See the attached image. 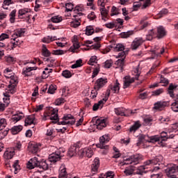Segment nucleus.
Returning <instances> with one entry per match:
<instances>
[{
  "instance_id": "obj_25",
  "label": "nucleus",
  "mask_w": 178,
  "mask_h": 178,
  "mask_svg": "<svg viewBox=\"0 0 178 178\" xmlns=\"http://www.w3.org/2000/svg\"><path fill=\"white\" fill-rule=\"evenodd\" d=\"M30 9L29 8H22L18 10V17L19 19H23L24 16H26L27 13H29Z\"/></svg>"
},
{
  "instance_id": "obj_44",
  "label": "nucleus",
  "mask_w": 178,
  "mask_h": 178,
  "mask_svg": "<svg viewBox=\"0 0 178 178\" xmlns=\"http://www.w3.org/2000/svg\"><path fill=\"white\" fill-rule=\"evenodd\" d=\"M62 120L65 122H72V120H75L74 117L72 114H65L63 115Z\"/></svg>"
},
{
  "instance_id": "obj_13",
  "label": "nucleus",
  "mask_w": 178,
  "mask_h": 178,
  "mask_svg": "<svg viewBox=\"0 0 178 178\" xmlns=\"http://www.w3.org/2000/svg\"><path fill=\"white\" fill-rule=\"evenodd\" d=\"M80 147L76 145L74 146H72L68 151L69 156H74L76 155H80Z\"/></svg>"
},
{
  "instance_id": "obj_16",
  "label": "nucleus",
  "mask_w": 178,
  "mask_h": 178,
  "mask_svg": "<svg viewBox=\"0 0 178 178\" xmlns=\"http://www.w3.org/2000/svg\"><path fill=\"white\" fill-rule=\"evenodd\" d=\"M159 137L161 138L160 145H161V147H165L164 141H166L168 138H173L175 136L173 135L168 136V134L166 132L162 131Z\"/></svg>"
},
{
  "instance_id": "obj_42",
  "label": "nucleus",
  "mask_w": 178,
  "mask_h": 178,
  "mask_svg": "<svg viewBox=\"0 0 178 178\" xmlns=\"http://www.w3.org/2000/svg\"><path fill=\"white\" fill-rule=\"evenodd\" d=\"M95 30H94V27L92 26H88L86 29V35H92Z\"/></svg>"
},
{
  "instance_id": "obj_40",
  "label": "nucleus",
  "mask_w": 178,
  "mask_h": 178,
  "mask_svg": "<svg viewBox=\"0 0 178 178\" xmlns=\"http://www.w3.org/2000/svg\"><path fill=\"white\" fill-rule=\"evenodd\" d=\"M114 51H115V52H124V45L122 43L117 44L114 47Z\"/></svg>"
},
{
  "instance_id": "obj_30",
  "label": "nucleus",
  "mask_w": 178,
  "mask_h": 178,
  "mask_svg": "<svg viewBox=\"0 0 178 178\" xmlns=\"http://www.w3.org/2000/svg\"><path fill=\"white\" fill-rule=\"evenodd\" d=\"M152 160V165H161L163 161V156L161 155L156 156Z\"/></svg>"
},
{
  "instance_id": "obj_20",
  "label": "nucleus",
  "mask_w": 178,
  "mask_h": 178,
  "mask_svg": "<svg viewBox=\"0 0 178 178\" xmlns=\"http://www.w3.org/2000/svg\"><path fill=\"white\" fill-rule=\"evenodd\" d=\"M67 172L66 171V165L62 164L59 168L58 171V178H67Z\"/></svg>"
},
{
  "instance_id": "obj_3",
  "label": "nucleus",
  "mask_w": 178,
  "mask_h": 178,
  "mask_svg": "<svg viewBox=\"0 0 178 178\" xmlns=\"http://www.w3.org/2000/svg\"><path fill=\"white\" fill-rule=\"evenodd\" d=\"M134 72L136 73L135 78H132L131 79H127V76L125 77V80L124 81L123 88H127L131 83H134V80H138V77H140V65L137 66L136 68L134 69Z\"/></svg>"
},
{
  "instance_id": "obj_61",
  "label": "nucleus",
  "mask_w": 178,
  "mask_h": 178,
  "mask_svg": "<svg viewBox=\"0 0 178 178\" xmlns=\"http://www.w3.org/2000/svg\"><path fill=\"white\" fill-rule=\"evenodd\" d=\"M10 84H16L17 85V83H19V81L17 80V78L15 76H10Z\"/></svg>"
},
{
  "instance_id": "obj_4",
  "label": "nucleus",
  "mask_w": 178,
  "mask_h": 178,
  "mask_svg": "<svg viewBox=\"0 0 178 178\" xmlns=\"http://www.w3.org/2000/svg\"><path fill=\"white\" fill-rule=\"evenodd\" d=\"M63 156V153L60 152V150L52 153L49 156V161L53 163L60 161V159Z\"/></svg>"
},
{
  "instance_id": "obj_45",
  "label": "nucleus",
  "mask_w": 178,
  "mask_h": 178,
  "mask_svg": "<svg viewBox=\"0 0 178 178\" xmlns=\"http://www.w3.org/2000/svg\"><path fill=\"white\" fill-rule=\"evenodd\" d=\"M83 60L79 59L77 60L74 64H73L71 67L72 69H77V67H81L83 66Z\"/></svg>"
},
{
  "instance_id": "obj_32",
  "label": "nucleus",
  "mask_w": 178,
  "mask_h": 178,
  "mask_svg": "<svg viewBox=\"0 0 178 178\" xmlns=\"http://www.w3.org/2000/svg\"><path fill=\"white\" fill-rule=\"evenodd\" d=\"M81 10H83V8H81V7L76 6L74 10V13L75 15H73V17H80L81 16H83Z\"/></svg>"
},
{
  "instance_id": "obj_50",
  "label": "nucleus",
  "mask_w": 178,
  "mask_h": 178,
  "mask_svg": "<svg viewBox=\"0 0 178 178\" xmlns=\"http://www.w3.org/2000/svg\"><path fill=\"white\" fill-rule=\"evenodd\" d=\"M16 84L15 83H11L10 85H8V91L10 92V94H15V88H16Z\"/></svg>"
},
{
  "instance_id": "obj_48",
  "label": "nucleus",
  "mask_w": 178,
  "mask_h": 178,
  "mask_svg": "<svg viewBox=\"0 0 178 178\" xmlns=\"http://www.w3.org/2000/svg\"><path fill=\"white\" fill-rule=\"evenodd\" d=\"M62 20H63L62 19V17H60L58 15L54 16V17H51V22L53 23H60V22H62Z\"/></svg>"
},
{
  "instance_id": "obj_55",
  "label": "nucleus",
  "mask_w": 178,
  "mask_h": 178,
  "mask_svg": "<svg viewBox=\"0 0 178 178\" xmlns=\"http://www.w3.org/2000/svg\"><path fill=\"white\" fill-rule=\"evenodd\" d=\"M169 13V10L166 8L162 9L159 13V17H163V16H165V15H168Z\"/></svg>"
},
{
  "instance_id": "obj_21",
  "label": "nucleus",
  "mask_w": 178,
  "mask_h": 178,
  "mask_svg": "<svg viewBox=\"0 0 178 178\" xmlns=\"http://www.w3.org/2000/svg\"><path fill=\"white\" fill-rule=\"evenodd\" d=\"M15 156V150L12 149H8L6 150V152L3 154V158L4 159H12L13 156Z\"/></svg>"
},
{
  "instance_id": "obj_43",
  "label": "nucleus",
  "mask_w": 178,
  "mask_h": 178,
  "mask_svg": "<svg viewBox=\"0 0 178 178\" xmlns=\"http://www.w3.org/2000/svg\"><path fill=\"white\" fill-rule=\"evenodd\" d=\"M16 9L12 10L9 15L10 17V23H15L16 20Z\"/></svg>"
},
{
  "instance_id": "obj_38",
  "label": "nucleus",
  "mask_w": 178,
  "mask_h": 178,
  "mask_svg": "<svg viewBox=\"0 0 178 178\" xmlns=\"http://www.w3.org/2000/svg\"><path fill=\"white\" fill-rule=\"evenodd\" d=\"M34 115H29L25 119V126H30L31 124H33L34 123Z\"/></svg>"
},
{
  "instance_id": "obj_18",
  "label": "nucleus",
  "mask_w": 178,
  "mask_h": 178,
  "mask_svg": "<svg viewBox=\"0 0 178 178\" xmlns=\"http://www.w3.org/2000/svg\"><path fill=\"white\" fill-rule=\"evenodd\" d=\"M153 108L155 109V111H163L165 108H166V106L168 105V102H162L159 101L154 104Z\"/></svg>"
},
{
  "instance_id": "obj_14",
  "label": "nucleus",
  "mask_w": 178,
  "mask_h": 178,
  "mask_svg": "<svg viewBox=\"0 0 178 178\" xmlns=\"http://www.w3.org/2000/svg\"><path fill=\"white\" fill-rule=\"evenodd\" d=\"M40 147H41V145L40 144H37L35 143H29L28 145V150L32 154H37V152L40 151Z\"/></svg>"
},
{
  "instance_id": "obj_36",
  "label": "nucleus",
  "mask_w": 178,
  "mask_h": 178,
  "mask_svg": "<svg viewBox=\"0 0 178 178\" xmlns=\"http://www.w3.org/2000/svg\"><path fill=\"white\" fill-rule=\"evenodd\" d=\"M42 56H45L46 58L51 56V51L48 50L45 44H42Z\"/></svg>"
},
{
  "instance_id": "obj_15",
  "label": "nucleus",
  "mask_w": 178,
  "mask_h": 178,
  "mask_svg": "<svg viewBox=\"0 0 178 178\" xmlns=\"http://www.w3.org/2000/svg\"><path fill=\"white\" fill-rule=\"evenodd\" d=\"M144 165H140L137 168V171L136 172V175H140V176H142L143 173H144V170H145V166L152 165V159L145 161Z\"/></svg>"
},
{
  "instance_id": "obj_52",
  "label": "nucleus",
  "mask_w": 178,
  "mask_h": 178,
  "mask_svg": "<svg viewBox=\"0 0 178 178\" xmlns=\"http://www.w3.org/2000/svg\"><path fill=\"white\" fill-rule=\"evenodd\" d=\"M97 63V56H91V58L88 61V65H90V66H93L94 63Z\"/></svg>"
},
{
  "instance_id": "obj_54",
  "label": "nucleus",
  "mask_w": 178,
  "mask_h": 178,
  "mask_svg": "<svg viewBox=\"0 0 178 178\" xmlns=\"http://www.w3.org/2000/svg\"><path fill=\"white\" fill-rule=\"evenodd\" d=\"M66 51H63L62 49H56V50H53L52 54L53 55H65V53Z\"/></svg>"
},
{
  "instance_id": "obj_23",
  "label": "nucleus",
  "mask_w": 178,
  "mask_h": 178,
  "mask_svg": "<svg viewBox=\"0 0 178 178\" xmlns=\"http://www.w3.org/2000/svg\"><path fill=\"white\" fill-rule=\"evenodd\" d=\"M166 35V31H165V28L163 26H160L157 28V37L159 38H162V37H165Z\"/></svg>"
},
{
  "instance_id": "obj_27",
  "label": "nucleus",
  "mask_w": 178,
  "mask_h": 178,
  "mask_svg": "<svg viewBox=\"0 0 178 178\" xmlns=\"http://www.w3.org/2000/svg\"><path fill=\"white\" fill-rule=\"evenodd\" d=\"M126 110L123 107H118L115 108V113L118 116H128L126 115Z\"/></svg>"
},
{
  "instance_id": "obj_60",
  "label": "nucleus",
  "mask_w": 178,
  "mask_h": 178,
  "mask_svg": "<svg viewBox=\"0 0 178 178\" xmlns=\"http://www.w3.org/2000/svg\"><path fill=\"white\" fill-rule=\"evenodd\" d=\"M4 127H6V119L1 118L0 119V130H2Z\"/></svg>"
},
{
  "instance_id": "obj_63",
  "label": "nucleus",
  "mask_w": 178,
  "mask_h": 178,
  "mask_svg": "<svg viewBox=\"0 0 178 178\" xmlns=\"http://www.w3.org/2000/svg\"><path fill=\"white\" fill-rule=\"evenodd\" d=\"M171 109L173 111V112H178V103L177 102H173L171 104Z\"/></svg>"
},
{
  "instance_id": "obj_10",
  "label": "nucleus",
  "mask_w": 178,
  "mask_h": 178,
  "mask_svg": "<svg viewBox=\"0 0 178 178\" xmlns=\"http://www.w3.org/2000/svg\"><path fill=\"white\" fill-rule=\"evenodd\" d=\"M94 126H96L98 130H102L104 127H106V122H105V119L97 118L94 120Z\"/></svg>"
},
{
  "instance_id": "obj_8",
  "label": "nucleus",
  "mask_w": 178,
  "mask_h": 178,
  "mask_svg": "<svg viewBox=\"0 0 178 178\" xmlns=\"http://www.w3.org/2000/svg\"><path fill=\"white\" fill-rule=\"evenodd\" d=\"M79 155L81 156H87V158H91L94 155V152L90 147H85L79 151Z\"/></svg>"
},
{
  "instance_id": "obj_26",
  "label": "nucleus",
  "mask_w": 178,
  "mask_h": 178,
  "mask_svg": "<svg viewBox=\"0 0 178 178\" xmlns=\"http://www.w3.org/2000/svg\"><path fill=\"white\" fill-rule=\"evenodd\" d=\"M81 17H76L70 22L71 27H74V29H77L79 26H80V20Z\"/></svg>"
},
{
  "instance_id": "obj_5",
  "label": "nucleus",
  "mask_w": 178,
  "mask_h": 178,
  "mask_svg": "<svg viewBox=\"0 0 178 178\" xmlns=\"http://www.w3.org/2000/svg\"><path fill=\"white\" fill-rule=\"evenodd\" d=\"M109 136L108 134L103 135L99 138V144L97 145V148H105V144H108L109 143Z\"/></svg>"
},
{
  "instance_id": "obj_2",
  "label": "nucleus",
  "mask_w": 178,
  "mask_h": 178,
  "mask_svg": "<svg viewBox=\"0 0 178 178\" xmlns=\"http://www.w3.org/2000/svg\"><path fill=\"white\" fill-rule=\"evenodd\" d=\"M141 161V156L140 154H134L128 157H124L123 161L120 162L121 166L124 165H138Z\"/></svg>"
},
{
  "instance_id": "obj_17",
  "label": "nucleus",
  "mask_w": 178,
  "mask_h": 178,
  "mask_svg": "<svg viewBox=\"0 0 178 178\" xmlns=\"http://www.w3.org/2000/svg\"><path fill=\"white\" fill-rule=\"evenodd\" d=\"M178 85L177 83H170L168 88V94L171 97V98H175V91L177 90Z\"/></svg>"
},
{
  "instance_id": "obj_64",
  "label": "nucleus",
  "mask_w": 178,
  "mask_h": 178,
  "mask_svg": "<svg viewBox=\"0 0 178 178\" xmlns=\"http://www.w3.org/2000/svg\"><path fill=\"white\" fill-rule=\"evenodd\" d=\"M162 177H163V174L162 172L152 174L151 175V178H162Z\"/></svg>"
},
{
  "instance_id": "obj_34",
  "label": "nucleus",
  "mask_w": 178,
  "mask_h": 178,
  "mask_svg": "<svg viewBox=\"0 0 178 178\" xmlns=\"http://www.w3.org/2000/svg\"><path fill=\"white\" fill-rule=\"evenodd\" d=\"M24 118V115H23V113H19L15 114L13 115V118H11L13 122L17 123V122H19V120H22Z\"/></svg>"
},
{
  "instance_id": "obj_57",
  "label": "nucleus",
  "mask_w": 178,
  "mask_h": 178,
  "mask_svg": "<svg viewBox=\"0 0 178 178\" xmlns=\"http://www.w3.org/2000/svg\"><path fill=\"white\" fill-rule=\"evenodd\" d=\"M73 3H65V9L67 12H72L73 10Z\"/></svg>"
},
{
  "instance_id": "obj_35",
  "label": "nucleus",
  "mask_w": 178,
  "mask_h": 178,
  "mask_svg": "<svg viewBox=\"0 0 178 178\" xmlns=\"http://www.w3.org/2000/svg\"><path fill=\"white\" fill-rule=\"evenodd\" d=\"M149 143H159L161 145V137L159 135H155L149 137V140H147Z\"/></svg>"
},
{
  "instance_id": "obj_59",
  "label": "nucleus",
  "mask_w": 178,
  "mask_h": 178,
  "mask_svg": "<svg viewBox=\"0 0 178 178\" xmlns=\"http://www.w3.org/2000/svg\"><path fill=\"white\" fill-rule=\"evenodd\" d=\"M99 10H100V13H101L102 16H104V17L108 16V10H106V8H105V6H104V7H101Z\"/></svg>"
},
{
  "instance_id": "obj_41",
  "label": "nucleus",
  "mask_w": 178,
  "mask_h": 178,
  "mask_svg": "<svg viewBox=\"0 0 178 178\" xmlns=\"http://www.w3.org/2000/svg\"><path fill=\"white\" fill-rule=\"evenodd\" d=\"M155 37V32H154V29H151L148 31V33L146 35V40L147 41H152Z\"/></svg>"
},
{
  "instance_id": "obj_29",
  "label": "nucleus",
  "mask_w": 178,
  "mask_h": 178,
  "mask_svg": "<svg viewBox=\"0 0 178 178\" xmlns=\"http://www.w3.org/2000/svg\"><path fill=\"white\" fill-rule=\"evenodd\" d=\"M105 102L102 99L95 104L92 106V111H96L97 109H102Z\"/></svg>"
},
{
  "instance_id": "obj_7",
  "label": "nucleus",
  "mask_w": 178,
  "mask_h": 178,
  "mask_svg": "<svg viewBox=\"0 0 178 178\" xmlns=\"http://www.w3.org/2000/svg\"><path fill=\"white\" fill-rule=\"evenodd\" d=\"M127 54V51H122L118 54V55L116 56V58H122L120 59H118L115 63V65L117 66H119L120 67H123V65H124V58H126V54Z\"/></svg>"
},
{
  "instance_id": "obj_39",
  "label": "nucleus",
  "mask_w": 178,
  "mask_h": 178,
  "mask_svg": "<svg viewBox=\"0 0 178 178\" xmlns=\"http://www.w3.org/2000/svg\"><path fill=\"white\" fill-rule=\"evenodd\" d=\"M147 137H148L147 135H140L138 138L136 145L138 147V145H140L142 143H144V141H148V140H147Z\"/></svg>"
},
{
  "instance_id": "obj_58",
  "label": "nucleus",
  "mask_w": 178,
  "mask_h": 178,
  "mask_svg": "<svg viewBox=\"0 0 178 178\" xmlns=\"http://www.w3.org/2000/svg\"><path fill=\"white\" fill-rule=\"evenodd\" d=\"M54 104L57 106H58L59 105H62V104H65V99H63V97H60L54 102Z\"/></svg>"
},
{
  "instance_id": "obj_6",
  "label": "nucleus",
  "mask_w": 178,
  "mask_h": 178,
  "mask_svg": "<svg viewBox=\"0 0 178 178\" xmlns=\"http://www.w3.org/2000/svg\"><path fill=\"white\" fill-rule=\"evenodd\" d=\"M106 83H108V79L106 78L98 79L95 83V90H96V91H99Z\"/></svg>"
},
{
  "instance_id": "obj_11",
  "label": "nucleus",
  "mask_w": 178,
  "mask_h": 178,
  "mask_svg": "<svg viewBox=\"0 0 178 178\" xmlns=\"http://www.w3.org/2000/svg\"><path fill=\"white\" fill-rule=\"evenodd\" d=\"M99 168V158L96 157L91 165V173L92 176H94V175H97L98 173V168Z\"/></svg>"
},
{
  "instance_id": "obj_19",
  "label": "nucleus",
  "mask_w": 178,
  "mask_h": 178,
  "mask_svg": "<svg viewBox=\"0 0 178 178\" xmlns=\"http://www.w3.org/2000/svg\"><path fill=\"white\" fill-rule=\"evenodd\" d=\"M38 69V67H26L25 68H23L22 70V74H24L26 77H29L30 76H33V70H37Z\"/></svg>"
},
{
  "instance_id": "obj_56",
  "label": "nucleus",
  "mask_w": 178,
  "mask_h": 178,
  "mask_svg": "<svg viewBox=\"0 0 178 178\" xmlns=\"http://www.w3.org/2000/svg\"><path fill=\"white\" fill-rule=\"evenodd\" d=\"M73 45L70 47L71 52H74L75 49H79L80 48V44L78 42L72 43Z\"/></svg>"
},
{
  "instance_id": "obj_51",
  "label": "nucleus",
  "mask_w": 178,
  "mask_h": 178,
  "mask_svg": "<svg viewBox=\"0 0 178 178\" xmlns=\"http://www.w3.org/2000/svg\"><path fill=\"white\" fill-rule=\"evenodd\" d=\"M119 15V9L116 8V6H113L111 8V16H116Z\"/></svg>"
},
{
  "instance_id": "obj_12",
  "label": "nucleus",
  "mask_w": 178,
  "mask_h": 178,
  "mask_svg": "<svg viewBox=\"0 0 178 178\" xmlns=\"http://www.w3.org/2000/svg\"><path fill=\"white\" fill-rule=\"evenodd\" d=\"M144 42L143 38H136L131 43V49L136 51Z\"/></svg>"
},
{
  "instance_id": "obj_49",
  "label": "nucleus",
  "mask_w": 178,
  "mask_h": 178,
  "mask_svg": "<svg viewBox=\"0 0 178 178\" xmlns=\"http://www.w3.org/2000/svg\"><path fill=\"white\" fill-rule=\"evenodd\" d=\"M133 35V31H128L127 32H122L121 33V37L122 38H129L130 35Z\"/></svg>"
},
{
  "instance_id": "obj_62",
  "label": "nucleus",
  "mask_w": 178,
  "mask_h": 178,
  "mask_svg": "<svg viewBox=\"0 0 178 178\" xmlns=\"http://www.w3.org/2000/svg\"><path fill=\"white\" fill-rule=\"evenodd\" d=\"M162 92H163V89H162V88L157 89L152 92V95H153V96L161 95V94H162Z\"/></svg>"
},
{
  "instance_id": "obj_33",
  "label": "nucleus",
  "mask_w": 178,
  "mask_h": 178,
  "mask_svg": "<svg viewBox=\"0 0 178 178\" xmlns=\"http://www.w3.org/2000/svg\"><path fill=\"white\" fill-rule=\"evenodd\" d=\"M120 83H119V81L116 80L114 86L113 87H111V90L114 92V94L119 93V91L120 90Z\"/></svg>"
},
{
  "instance_id": "obj_22",
  "label": "nucleus",
  "mask_w": 178,
  "mask_h": 178,
  "mask_svg": "<svg viewBox=\"0 0 178 178\" xmlns=\"http://www.w3.org/2000/svg\"><path fill=\"white\" fill-rule=\"evenodd\" d=\"M141 127V123L140 121H136L134 124L129 128V133L134 134L136 130H138Z\"/></svg>"
},
{
  "instance_id": "obj_46",
  "label": "nucleus",
  "mask_w": 178,
  "mask_h": 178,
  "mask_svg": "<svg viewBox=\"0 0 178 178\" xmlns=\"http://www.w3.org/2000/svg\"><path fill=\"white\" fill-rule=\"evenodd\" d=\"M76 123V120H71V122H65V120H63L62 121H58V124L63 126H65L66 124H70L71 126H73Z\"/></svg>"
},
{
  "instance_id": "obj_31",
  "label": "nucleus",
  "mask_w": 178,
  "mask_h": 178,
  "mask_svg": "<svg viewBox=\"0 0 178 178\" xmlns=\"http://www.w3.org/2000/svg\"><path fill=\"white\" fill-rule=\"evenodd\" d=\"M134 170H136L135 167L129 166L125 168V170H124V175H126V176H131V175L134 173Z\"/></svg>"
},
{
  "instance_id": "obj_28",
  "label": "nucleus",
  "mask_w": 178,
  "mask_h": 178,
  "mask_svg": "<svg viewBox=\"0 0 178 178\" xmlns=\"http://www.w3.org/2000/svg\"><path fill=\"white\" fill-rule=\"evenodd\" d=\"M50 120H54V123H58L59 122V116L58 115V110L54 109V111L51 113Z\"/></svg>"
},
{
  "instance_id": "obj_1",
  "label": "nucleus",
  "mask_w": 178,
  "mask_h": 178,
  "mask_svg": "<svg viewBox=\"0 0 178 178\" xmlns=\"http://www.w3.org/2000/svg\"><path fill=\"white\" fill-rule=\"evenodd\" d=\"M28 169H34V168H38L41 170H48L49 169V165L48 161L45 159H40L38 157H33L30 159L27 163Z\"/></svg>"
},
{
  "instance_id": "obj_24",
  "label": "nucleus",
  "mask_w": 178,
  "mask_h": 178,
  "mask_svg": "<svg viewBox=\"0 0 178 178\" xmlns=\"http://www.w3.org/2000/svg\"><path fill=\"white\" fill-rule=\"evenodd\" d=\"M24 33H26V29H19L15 31L12 37H24Z\"/></svg>"
},
{
  "instance_id": "obj_53",
  "label": "nucleus",
  "mask_w": 178,
  "mask_h": 178,
  "mask_svg": "<svg viewBox=\"0 0 178 178\" xmlns=\"http://www.w3.org/2000/svg\"><path fill=\"white\" fill-rule=\"evenodd\" d=\"M49 73H52V69L48 67L44 68V71L42 72V74H45L44 79H47L49 76Z\"/></svg>"
},
{
  "instance_id": "obj_47",
  "label": "nucleus",
  "mask_w": 178,
  "mask_h": 178,
  "mask_svg": "<svg viewBox=\"0 0 178 178\" xmlns=\"http://www.w3.org/2000/svg\"><path fill=\"white\" fill-rule=\"evenodd\" d=\"M62 76L65 77V79H70L72 77V72L67 70L63 71Z\"/></svg>"
},
{
  "instance_id": "obj_9",
  "label": "nucleus",
  "mask_w": 178,
  "mask_h": 178,
  "mask_svg": "<svg viewBox=\"0 0 178 178\" xmlns=\"http://www.w3.org/2000/svg\"><path fill=\"white\" fill-rule=\"evenodd\" d=\"M165 172L167 176H172L175 175V173H177L178 166L175 164H171L165 170Z\"/></svg>"
},
{
  "instance_id": "obj_37",
  "label": "nucleus",
  "mask_w": 178,
  "mask_h": 178,
  "mask_svg": "<svg viewBox=\"0 0 178 178\" xmlns=\"http://www.w3.org/2000/svg\"><path fill=\"white\" fill-rule=\"evenodd\" d=\"M23 130V126L22 125H18V126H14L11 129V133L12 134H17V133H20V131Z\"/></svg>"
}]
</instances>
